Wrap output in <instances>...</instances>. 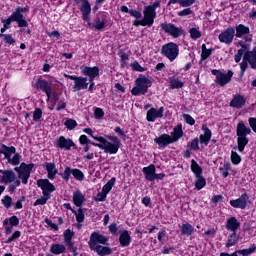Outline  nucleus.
<instances>
[{"mask_svg":"<svg viewBox=\"0 0 256 256\" xmlns=\"http://www.w3.org/2000/svg\"><path fill=\"white\" fill-rule=\"evenodd\" d=\"M64 77L66 79H71V81H74V85L72 87L73 92L77 93V91L85 90L89 88V79L87 77H81V76H73L69 74H64Z\"/></svg>","mask_w":256,"mask_h":256,"instance_id":"obj_8","label":"nucleus"},{"mask_svg":"<svg viewBox=\"0 0 256 256\" xmlns=\"http://www.w3.org/2000/svg\"><path fill=\"white\" fill-rule=\"evenodd\" d=\"M169 84H170V89H181L185 87V83H183V81L179 80V78H176V77H171Z\"/></svg>","mask_w":256,"mask_h":256,"instance_id":"obj_37","label":"nucleus"},{"mask_svg":"<svg viewBox=\"0 0 256 256\" xmlns=\"http://www.w3.org/2000/svg\"><path fill=\"white\" fill-rule=\"evenodd\" d=\"M161 54L173 63L179 57V45L175 42L164 44L161 48Z\"/></svg>","mask_w":256,"mask_h":256,"instance_id":"obj_7","label":"nucleus"},{"mask_svg":"<svg viewBox=\"0 0 256 256\" xmlns=\"http://www.w3.org/2000/svg\"><path fill=\"white\" fill-rule=\"evenodd\" d=\"M35 167V164H26L25 162H22L19 167H15L14 171L18 173V179L19 181L23 183V185H27L29 183V178L31 177V171H33V168Z\"/></svg>","mask_w":256,"mask_h":256,"instance_id":"obj_6","label":"nucleus"},{"mask_svg":"<svg viewBox=\"0 0 256 256\" xmlns=\"http://www.w3.org/2000/svg\"><path fill=\"white\" fill-rule=\"evenodd\" d=\"M212 75H215V83L220 85V87H225L228 83H231V79H233L234 73L229 70L226 74L221 72V70L213 69L211 71Z\"/></svg>","mask_w":256,"mask_h":256,"instance_id":"obj_9","label":"nucleus"},{"mask_svg":"<svg viewBox=\"0 0 256 256\" xmlns=\"http://www.w3.org/2000/svg\"><path fill=\"white\" fill-rule=\"evenodd\" d=\"M51 88V85H49V82L47 80L38 79L36 82V89H39L40 91H47Z\"/></svg>","mask_w":256,"mask_h":256,"instance_id":"obj_43","label":"nucleus"},{"mask_svg":"<svg viewBox=\"0 0 256 256\" xmlns=\"http://www.w3.org/2000/svg\"><path fill=\"white\" fill-rule=\"evenodd\" d=\"M37 186L42 190V195H51L55 191V185L49 182L48 179L37 180Z\"/></svg>","mask_w":256,"mask_h":256,"instance_id":"obj_14","label":"nucleus"},{"mask_svg":"<svg viewBox=\"0 0 256 256\" xmlns=\"http://www.w3.org/2000/svg\"><path fill=\"white\" fill-rule=\"evenodd\" d=\"M83 132L90 135L94 141H99V143L90 142V145L102 149L104 153L117 155L119 149H121V140H119L117 136H107V139H105L103 136L97 137L93 135V129L91 128H84Z\"/></svg>","mask_w":256,"mask_h":256,"instance_id":"obj_1","label":"nucleus"},{"mask_svg":"<svg viewBox=\"0 0 256 256\" xmlns=\"http://www.w3.org/2000/svg\"><path fill=\"white\" fill-rule=\"evenodd\" d=\"M229 171H231V163L229 162H224V164L219 168V172L221 173L222 177H224V179L229 177Z\"/></svg>","mask_w":256,"mask_h":256,"instance_id":"obj_41","label":"nucleus"},{"mask_svg":"<svg viewBox=\"0 0 256 256\" xmlns=\"http://www.w3.org/2000/svg\"><path fill=\"white\" fill-rule=\"evenodd\" d=\"M64 125L69 131H73V129L77 127V121L74 119H68L65 121Z\"/></svg>","mask_w":256,"mask_h":256,"instance_id":"obj_52","label":"nucleus"},{"mask_svg":"<svg viewBox=\"0 0 256 256\" xmlns=\"http://www.w3.org/2000/svg\"><path fill=\"white\" fill-rule=\"evenodd\" d=\"M151 85H153V80L151 78L140 75L135 80V87L132 88L131 93L135 97L145 95L149 91V87H151Z\"/></svg>","mask_w":256,"mask_h":256,"instance_id":"obj_5","label":"nucleus"},{"mask_svg":"<svg viewBox=\"0 0 256 256\" xmlns=\"http://www.w3.org/2000/svg\"><path fill=\"white\" fill-rule=\"evenodd\" d=\"M0 183L1 185H9V193H15L17 187H21V180L12 169L0 170Z\"/></svg>","mask_w":256,"mask_h":256,"instance_id":"obj_2","label":"nucleus"},{"mask_svg":"<svg viewBox=\"0 0 256 256\" xmlns=\"http://www.w3.org/2000/svg\"><path fill=\"white\" fill-rule=\"evenodd\" d=\"M255 251H256V245L252 244L251 247H249L247 249L236 250L235 253H236V255L249 256V255H253V253H255Z\"/></svg>","mask_w":256,"mask_h":256,"instance_id":"obj_40","label":"nucleus"},{"mask_svg":"<svg viewBox=\"0 0 256 256\" xmlns=\"http://www.w3.org/2000/svg\"><path fill=\"white\" fill-rule=\"evenodd\" d=\"M49 199H51V195H43L34 202V207H37L38 205H45Z\"/></svg>","mask_w":256,"mask_h":256,"instance_id":"obj_50","label":"nucleus"},{"mask_svg":"<svg viewBox=\"0 0 256 256\" xmlns=\"http://www.w3.org/2000/svg\"><path fill=\"white\" fill-rule=\"evenodd\" d=\"M248 63H249V61L247 59H245V55H244L243 60L240 63V69H241L242 75L245 73V71H247V67H249Z\"/></svg>","mask_w":256,"mask_h":256,"instance_id":"obj_59","label":"nucleus"},{"mask_svg":"<svg viewBox=\"0 0 256 256\" xmlns=\"http://www.w3.org/2000/svg\"><path fill=\"white\" fill-rule=\"evenodd\" d=\"M171 137L173 143H177V141L183 137V127L181 125L176 126Z\"/></svg>","mask_w":256,"mask_h":256,"instance_id":"obj_36","label":"nucleus"},{"mask_svg":"<svg viewBox=\"0 0 256 256\" xmlns=\"http://www.w3.org/2000/svg\"><path fill=\"white\" fill-rule=\"evenodd\" d=\"M56 147H58V149H65V151H71V147H76V145L72 139L60 136L56 141Z\"/></svg>","mask_w":256,"mask_h":256,"instance_id":"obj_18","label":"nucleus"},{"mask_svg":"<svg viewBox=\"0 0 256 256\" xmlns=\"http://www.w3.org/2000/svg\"><path fill=\"white\" fill-rule=\"evenodd\" d=\"M91 251H95L99 256H106V255H111V253H113V250L111 249V247H107V246H92L90 247Z\"/></svg>","mask_w":256,"mask_h":256,"instance_id":"obj_28","label":"nucleus"},{"mask_svg":"<svg viewBox=\"0 0 256 256\" xmlns=\"http://www.w3.org/2000/svg\"><path fill=\"white\" fill-rule=\"evenodd\" d=\"M195 3V0H179V5L181 7H191Z\"/></svg>","mask_w":256,"mask_h":256,"instance_id":"obj_63","label":"nucleus"},{"mask_svg":"<svg viewBox=\"0 0 256 256\" xmlns=\"http://www.w3.org/2000/svg\"><path fill=\"white\" fill-rule=\"evenodd\" d=\"M162 31H165L168 35H171L174 39L183 35V28L175 26L173 23H162L160 24Z\"/></svg>","mask_w":256,"mask_h":256,"instance_id":"obj_11","label":"nucleus"},{"mask_svg":"<svg viewBox=\"0 0 256 256\" xmlns=\"http://www.w3.org/2000/svg\"><path fill=\"white\" fill-rule=\"evenodd\" d=\"M231 161H232L233 165H239V163H241V156L237 152L232 151L231 152Z\"/></svg>","mask_w":256,"mask_h":256,"instance_id":"obj_53","label":"nucleus"},{"mask_svg":"<svg viewBox=\"0 0 256 256\" xmlns=\"http://www.w3.org/2000/svg\"><path fill=\"white\" fill-rule=\"evenodd\" d=\"M109 238L103 234H99V232H93L90 236V240L88 242L89 247H97L99 243L101 245H107Z\"/></svg>","mask_w":256,"mask_h":256,"instance_id":"obj_13","label":"nucleus"},{"mask_svg":"<svg viewBox=\"0 0 256 256\" xmlns=\"http://www.w3.org/2000/svg\"><path fill=\"white\" fill-rule=\"evenodd\" d=\"M115 185V178H111L102 188V191L107 195Z\"/></svg>","mask_w":256,"mask_h":256,"instance_id":"obj_45","label":"nucleus"},{"mask_svg":"<svg viewBox=\"0 0 256 256\" xmlns=\"http://www.w3.org/2000/svg\"><path fill=\"white\" fill-rule=\"evenodd\" d=\"M72 213L76 215L77 223H83L85 221V212H83V209L79 208L78 211L72 210Z\"/></svg>","mask_w":256,"mask_h":256,"instance_id":"obj_47","label":"nucleus"},{"mask_svg":"<svg viewBox=\"0 0 256 256\" xmlns=\"http://www.w3.org/2000/svg\"><path fill=\"white\" fill-rule=\"evenodd\" d=\"M248 123L254 133H256V118H249Z\"/></svg>","mask_w":256,"mask_h":256,"instance_id":"obj_64","label":"nucleus"},{"mask_svg":"<svg viewBox=\"0 0 256 256\" xmlns=\"http://www.w3.org/2000/svg\"><path fill=\"white\" fill-rule=\"evenodd\" d=\"M131 67H132L133 71H139L140 73H143V71H145V68H143V66H141V64H139V62L132 63Z\"/></svg>","mask_w":256,"mask_h":256,"instance_id":"obj_62","label":"nucleus"},{"mask_svg":"<svg viewBox=\"0 0 256 256\" xmlns=\"http://www.w3.org/2000/svg\"><path fill=\"white\" fill-rule=\"evenodd\" d=\"M183 119L188 125H195V119L189 114H183Z\"/></svg>","mask_w":256,"mask_h":256,"instance_id":"obj_60","label":"nucleus"},{"mask_svg":"<svg viewBox=\"0 0 256 256\" xmlns=\"http://www.w3.org/2000/svg\"><path fill=\"white\" fill-rule=\"evenodd\" d=\"M241 227V222L237 220L235 217H230L226 221V229L227 231H231L232 233H237L239 228Z\"/></svg>","mask_w":256,"mask_h":256,"instance_id":"obj_24","label":"nucleus"},{"mask_svg":"<svg viewBox=\"0 0 256 256\" xmlns=\"http://www.w3.org/2000/svg\"><path fill=\"white\" fill-rule=\"evenodd\" d=\"M207 185V180L203 176H196V182H195V187L198 191H201L203 187Z\"/></svg>","mask_w":256,"mask_h":256,"instance_id":"obj_44","label":"nucleus"},{"mask_svg":"<svg viewBox=\"0 0 256 256\" xmlns=\"http://www.w3.org/2000/svg\"><path fill=\"white\" fill-rule=\"evenodd\" d=\"M247 201H249V196L247 193H244L239 198L230 200V205L234 209H247Z\"/></svg>","mask_w":256,"mask_h":256,"instance_id":"obj_17","label":"nucleus"},{"mask_svg":"<svg viewBox=\"0 0 256 256\" xmlns=\"http://www.w3.org/2000/svg\"><path fill=\"white\" fill-rule=\"evenodd\" d=\"M2 205H4L6 209H10L11 205H13V198H11V196H5L2 199Z\"/></svg>","mask_w":256,"mask_h":256,"instance_id":"obj_54","label":"nucleus"},{"mask_svg":"<svg viewBox=\"0 0 256 256\" xmlns=\"http://www.w3.org/2000/svg\"><path fill=\"white\" fill-rule=\"evenodd\" d=\"M75 235V233L73 231H71V229H67L64 232V243H73V236Z\"/></svg>","mask_w":256,"mask_h":256,"instance_id":"obj_49","label":"nucleus"},{"mask_svg":"<svg viewBox=\"0 0 256 256\" xmlns=\"http://www.w3.org/2000/svg\"><path fill=\"white\" fill-rule=\"evenodd\" d=\"M119 242L121 247H129V245H131V235L129 234V231L124 230L120 234Z\"/></svg>","mask_w":256,"mask_h":256,"instance_id":"obj_30","label":"nucleus"},{"mask_svg":"<svg viewBox=\"0 0 256 256\" xmlns=\"http://www.w3.org/2000/svg\"><path fill=\"white\" fill-rule=\"evenodd\" d=\"M189 148L192 151H199V138H195L194 140H192L189 144Z\"/></svg>","mask_w":256,"mask_h":256,"instance_id":"obj_55","label":"nucleus"},{"mask_svg":"<svg viewBox=\"0 0 256 256\" xmlns=\"http://www.w3.org/2000/svg\"><path fill=\"white\" fill-rule=\"evenodd\" d=\"M0 37L4 38V41L8 43V45H15V40L9 34H0Z\"/></svg>","mask_w":256,"mask_h":256,"instance_id":"obj_58","label":"nucleus"},{"mask_svg":"<svg viewBox=\"0 0 256 256\" xmlns=\"http://www.w3.org/2000/svg\"><path fill=\"white\" fill-rule=\"evenodd\" d=\"M245 59H247L249 65L252 69H256V46L252 51H248L244 54Z\"/></svg>","mask_w":256,"mask_h":256,"instance_id":"obj_29","label":"nucleus"},{"mask_svg":"<svg viewBox=\"0 0 256 256\" xmlns=\"http://www.w3.org/2000/svg\"><path fill=\"white\" fill-rule=\"evenodd\" d=\"M82 73L86 75V77H88L89 80L95 81V77H99V67L85 66L84 68H82Z\"/></svg>","mask_w":256,"mask_h":256,"instance_id":"obj_23","label":"nucleus"},{"mask_svg":"<svg viewBox=\"0 0 256 256\" xmlns=\"http://www.w3.org/2000/svg\"><path fill=\"white\" fill-rule=\"evenodd\" d=\"M204 130V134L200 135V143L204 144V145H209V141H211V130L206 127L203 129Z\"/></svg>","mask_w":256,"mask_h":256,"instance_id":"obj_33","label":"nucleus"},{"mask_svg":"<svg viewBox=\"0 0 256 256\" xmlns=\"http://www.w3.org/2000/svg\"><path fill=\"white\" fill-rule=\"evenodd\" d=\"M154 143L162 149L173 143L172 136L169 134H162L154 139Z\"/></svg>","mask_w":256,"mask_h":256,"instance_id":"obj_19","label":"nucleus"},{"mask_svg":"<svg viewBox=\"0 0 256 256\" xmlns=\"http://www.w3.org/2000/svg\"><path fill=\"white\" fill-rule=\"evenodd\" d=\"M66 247L70 251V253H73V256L79 255V253H77V247H75V244H73V242L66 243Z\"/></svg>","mask_w":256,"mask_h":256,"instance_id":"obj_56","label":"nucleus"},{"mask_svg":"<svg viewBox=\"0 0 256 256\" xmlns=\"http://www.w3.org/2000/svg\"><path fill=\"white\" fill-rule=\"evenodd\" d=\"M93 27L96 31H101V29H105L107 27V15H98L94 20Z\"/></svg>","mask_w":256,"mask_h":256,"instance_id":"obj_25","label":"nucleus"},{"mask_svg":"<svg viewBox=\"0 0 256 256\" xmlns=\"http://www.w3.org/2000/svg\"><path fill=\"white\" fill-rule=\"evenodd\" d=\"M234 39H235V28L233 27L226 28L218 36V40L220 41V43H224L225 45H231Z\"/></svg>","mask_w":256,"mask_h":256,"instance_id":"obj_12","label":"nucleus"},{"mask_svg":"<svg viewBox=\"0 0 256 256\" xmlns=\"http://www.w3.org/2000/svg\"><path fill=\"white\" fill-rule=\"evenodd\" d=\"M143 15L144 18L142 19V21L144 22V25L146 27H152L155 23V17H157V12L150 10L148 7H144Z\"/></svg>","mask_w":256,"mask_h":256,"instance_id":"obj_16","label":"nucleus"},{"mask_svg":"<svg viewBox=\"0 0 256 256\" xmlns=\"http://www.w3.org/2000/svg\"><path fill=\"white\" fill-rule=\"evenodd\" d=\"M181 233L182 235H187V237H189L192 233H195V227L189 223L182 224Z\"/></svg>","mask_w":256,"mask_h":256,"instance_id":"obj_38","label":"nucleus"},{"mask_svg":"<svg viewBox=\"0 0 256 256\" xmlns=\"http://www.w3.org/2000/svg\"><path fill=\"white\" fill-rule=\"evenodd\" d=\"M79 143L80 145H89L91 144V140H89V138L87 137V135H81L79 137Z\"/></svg>","mask_w":256,"mask_h":256,"instance_id":"obj_61","label":"nucleus"},{"mask_svg":"<svg viewBox=\"0 0 256 256\" xmlns=\"http://www.w3.org/2000/svg\"><path fill=\"white\" fill-rule=\"evenodd\" d=\"M67 252V246L63 244H52L50 247V253L53 255H63Z\"/></svg>","mask_w":256,"mask_h":256,"instance_id":"obj_31","label":"nucleus"},{"mask_svg":"<svg viewBox=\"0 0 256 256\" xmlns=\"http://www.w3.org/2000/svg\"><path fill=\"white\" fill-rule=\"evenodd\" d=\"M19 237H21V231H15L11 237H9L5 243L9 244V243H13V241H15V239H19Z\"/></svg>","mask_w":256,"mask_h":256,"instance_id":"obj_57","label":"nucleus"},{"mask_svg":"<svg viewBox=\"0 0 256 256\" xmlns=\"http://www.w3.org/2000/svg\"><path fill=\"white\" fill-rule=\"evenodd\" d=\"M234 29L235 37H237V39H244L245 43H251V41H253V35L251 34V29L248 26L238 24Z\"/></svg>","mask_w":256,"mask_h":256,"instance_id":"obj_10","label":"nucleus"},{"mask_svg":"<svg viewBox=\"0 0 256 256\" xmlns=\"http://www.w3.org/2000/svg\"><path fill=\"white\" fill-rule=\"evenodd\" d=\"M45 170L47 171V177L51 181L57 177V174L59 173V170H57V166L53 162H46L44 164Z\"/></svg>","mask_w":256,"mask_h":256,"instance_id":"obj_26","label":"nucleus"},{"mask_svg":"<svg viewBox=\"0 0 256 256\" xmlns=\"http://www.w3.org/2000/svg\"><path fill=\"white\" fill-rule=\"evenodd\" d=\"M0 155H4L9 165L17 167L21 163V155L17 153V148L15 146H7L5 144L0 145Z\"/></svg>","mask_w":256,"mask_h":256,"instance_id":"obj_3","label":"nucleus"},{"mask_svg":"<svg viewBox=\"0 0 256 256\" xmlns=\"http://www.w3.org/2000/svg\"><path fill=\"white\" fill-rule=\"evenodd\" d=\"M157 169L153 164H150L148 167L142 169V173L145 175L147 181H155V172Z\"/></svg>","mask_w":256,"mask_h":256,"instance_id":"obj_27","label":"nucleus"},{"mask_svg":"<svg viewBox=\"0 0 256 256\" xmlns=\"http://www.w3.org/2000/svg\"><path fill=\"white\" fill-rule=\"evenodd\" d=\"M80 11L82 13V19L89 22V17L91 15V4L89 3V0H81Z\"/></svg>","mask_w":256,"mask_h":256,"instance_id":"obj_21","label":"nucleus"},{"mask_svg":"<svg viewBox=\"0 0 256 256\" xmlns=\"http://www.w3.org/2000/svg\"><path fill=\"white\" fill-rule=\"evenodd\" d=\"M189 34L191 39H193L194 41H197V39H201V30H199V28H190L189 29Z\"/></svg>","mask_w":256,"mask_h":256,"instance_id":"obj_46","label":"nucleus"},{"mask_svg":"<svg viewBox=\"0 0 256 256\" xmlns=\"http://www.w3.org/2000/svg\"><path fill=\"white\" fill-rule=\"evenodd\" d=\"M85 202V195L81 193V191H76L73 193V203L76 205V207H81L83 203Z\"/></svg>","mask_w":256,"mask_h":256,"instance_id":"obj_32","label":"nucleus"},{"mask_svg":"<svg viewBox=\"0 0 256 256\" xmlns=\"http://www.w3.org/2000/svg\"><path fill=\"white\" fill-rule=\"evenodd\" d=\"M202 53H201V60L207 61L209 57H211V54L213 53V48L207 49V45L202 44Z\"/></svg>","mask_w":256,"mask_h":256,"instance_id":"obj_42","label":"nucleus"},{"mask_svg":"<svg viewBox=\"0 0 256 256\" xmlns=\"http://www.w3.org/2000/svg\"><path fill=\"white\" fill-rule=\"evenodd\" d=\"M191 171L192 173H194L195 177H200L203 175V168L199 166V164L197 163V161H195V159L191 160Z\"/></svg>","mask_w":256,"mask_h":256,"instance_id":"obj_35","label":"nucleus"},{"mask_svg":"<svg viewBox=\"0 0 256 256\" xmlns=\"http://www.w3.org/2000/svg\"><path fill=\"white\" fill-rule=\"evenodd\" d=\"M239 243V235H237V232H232L227 239L226 247L229 249V247H233L234 245H237Z\"/></svg>","mask_w":256,"mask_h":256,"instance_id":"obj_34","label":"nucleus"},{"mask_svg":"<svg viewBox=\"0 0 256 256\" xmlns=\"http://www.w3.org/2000/svg\"><path fill=\"white\" fill-rule=\"evenodd\" d=\"M10 19L12 21L18 23V27H29V23H27V20L25 19V16L23 14H20L19 10H15L11 15Z\"/></svg>","mask_w":256,"mask_h":256,"instance_id":"obj_22","label":"nucleus"},{"mask_svg":"<svg viewBox=\"0 0 256 256\" xmlns=\"http://www.w3.org/2000/svg\"><path fill=\"white\" fill-rule=\"evenodd\" d=\"M236 135L238 137V150L240 151V153H243V151H245V147H247V145L249 144V139L247 138V135H251V128L247 127L245 123L239 122L237 124Z\"/></svg>","mask_w":256,"mask_h":256,"instance_id":"obj_4","label":"nucleus"},{"mask_svg":"<svg viewBox=\"0 0 256 256\" xmlns=\"http://www.w3.org/2000/svg\"><path fill=\"white\" fill-rule=\"evenodd\" d=\"M59 175L65 183H69V179H71V176L73 175V168L67 166L64 172H60Z\"/></svg>","mask_w":256,"mask_h":256,"instance_id":"obj_39","label":"nucleus"},{"mask_svg":"<svg viewBox=\"0 0 256 256\" xmlns=\"http://www.w3.org/2000/svg\"><path fill=\"white\" fill-rule=\"evenodd\" d=\"M72 175L76 181H83V179H85V174H83V171L77 168L72 169Z\"/></svg>","mask_w":256,"mask_h":256,"instance_id":"obj_48","label":"nucleus"},{"mask_svg":"<svg viewBox=\"0 0 256 256\" xmlns=\"http://www.w3.org/2000/svg\"><path fill=\"white\" fill-rule=\"evenodd\" d=\"M245 103H247V99L241 94H235L230 101V107L234 109H243L245 107Z\"/></svg>","mask_w":256,"mask_h":256,"instance_id":"obj_20","label":"nucleus"},{"mask_svg":"<svg viewBox=\"0 0 256 256\" xmlns=\"http://www.w3.org/2000/svg\"><path fill=\"white\" fill-rule=\"evenodd\" d=\"M163 113H165L164 107H160L159 110H157L156 108H151L147 111L146 120L149 123H155L156 119H161L163 117Z\"/></svg>","mask_w":256,"mask_h":256,"instance_id":"obj_15","label":"nucleus"},{"mask_svg":"<svg viewBox=\"0 0 256 256\" xmlns=\"http://www.w3.org/2000/svg\"><path fill=\"white\" fill-rule=\"evenodd\" d=\"M41 117H43V110H41V108H36L33 113V121H35V123H39V121H41Z\"/></svg>","mask_w":256,"mask_h":256,"instance_id":"obj_51","label":"nucleus"}]
</instances>
